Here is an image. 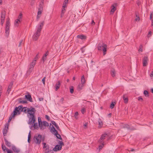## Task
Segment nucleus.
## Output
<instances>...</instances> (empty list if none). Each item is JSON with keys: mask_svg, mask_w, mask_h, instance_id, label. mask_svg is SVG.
Masks as SVG:
<instances>
[{"mask_svg": "<svg viewBox=\"0 0 153 153\" xmlns=\"http://www.w3.org/2000/svg\"><path fill=\"white\" fill-rule=\"evenodd\" d=\"M33 126H33L34 128V129H38V125L37 124V123H35V122L34 123H33Z\"/></svg>", "mask_w": 153, "mask_h": 153, "instance_id": "79ce46f5", "label": "nucleus"}, {"mask_svg": "<svg viewBox=\"0 0 153 153\" xmlns=\"http://www.w3.org/2000/svg\"><path fill=\"white\" fill-rule=\"evenodd\" d=\"M152 33L151 31H149L148 33V37H149L150 36H151Z\"/></svg>", "mask_w": 153, "mask_h": 153, "instance_id": "864d4df0", "label": "nucleus"}, {"mask_svg": "<svg viewBox=\"0 0 153 153\" xmlns=\"http://www.w3.org/2000/svg\"><path fill=\"white\" fill-rule=\"evenodd\" d=\"M21 20H19V19H17L15 21V24L16 26H18L19 22H21Z\"/></svg>", "mask_w": 153, "mask_h": 153, "instance_id": "f704fd0d", "label": "nucleus"}, {"mask_svg": "<svg viewBox=\"0 0 153 153\" xmlns=\"http://www.w3.org/2000/svg\"><path fill=\"white\" fill-rule=\"evenodd\" d=\"M35 109L34 107L32 106L30 108H28L27 107H23L22 105H19L18 107H16L14 109H16V111L17 112V114L19 115L21 112H24L25 113L27 114H29L31 112Z\"/></svg>", "mask_w": 153, "mask_h": 153, "instance_id": "f257e3e1", "label": "nucleus"}, {"mask_svg": "<svg viewBox=\"0 0 153 153\" xmlns=\"http://www.w3.org/2000/svg\"><path fill=\"white\" fill-rule=\"evenodd\" d=\"M139 51H140L141 52L143 51V45L142 44H141L139 46Z\"/></svg>", "mask_w": 153, "mask_h": 153, "instance_id": "c03bdc74", "label": "nucleus"}, {"mask_svg": "<svg viewBox=\"0 0 153 153\" xmlns=\"http://www.w3.org/2000/svg\"><path fill=\"white\" fill-rule=\"evenodd\" d=\"M30 132H31V131H30V132H29V133L28 135L27 141L29 143H30V138H31Z\"/></svg>", "mask_w": 153, "mask_h": 153, "instance_id": "4c0bfd02", "label": "nucleus"}, {"mask_svg": "<svg viewBox=\"0 0 153 153\" xmlns=\"http://www.w3.org/2000/svg\"><path fill=\"white\" fill-rule=\"evenodd\" d=\"M9 124L7 123L5 124L4 128L3 130V134L4 136H6L7 134L8 131L9 129Z\"/></svg>", "mask_w": 153, "mask_h": 153, "instance_id": "0eeeda50", "label": "nucleus"}, {"mask_svg": "<svg viewBox=\"0 0 153 153\" xmlns=\"http://www.w3.org/2000/svg\"><path fill=\"white\" fill-rule=\"evenodd\" d=\"M148 58L147 56H144L143 59V66L144 67L146 66L148 64Z\"/></svg>", "mask_w": 153, "mask_h": 153, "instance_id": "ddd939ff", "label": "nucleus"}, {"mask_svg": "<svg viewBox=\"0 0 153 153\" xmlns=\"http://www.w3.org/2000/svg\"><path fill=\"white\" fill-rule=\"evenodd\" d=\"M42 139V135L40 134H39L37 135H36L34 136L33 140L35 142L38 144H40Z\"/></svg>", "mask_w": 153, "mask_h": 153, "instance_id": "39448f33", "label": "nucleus"}, {"mask_svg": "<svg viewBox=\"0 0 153 153\" xmlns=\"http://www.w3.org/2000/svg\"><path fill=\"white\" fill-rule=\"evenodd\" d=\"M1 147L2 150L4 152H7V153H13L12 151L7 148L6 146L4 144H2Z\"/></svg>", "mask_w": 153, "mask_h": 153, "instance_id": "1a4fd4ad", "label": "nucleus"}, {"mask_svg": "<svg viewBox=\"0 0 153 153\" xmlns=\"http://www.w3.org/2000/svg\"><path fill=\"white\" fill-rule=\"evenodd\" d=\"M64 98L63 97H62V98L60 100V102H62V103H63V101H64Z\"/></svg>", "mask_w": 153, "mask_h": 153, "instance_id": "e2e57ef3", "label": "nucleus"}, {"mask_svg": "<svg viewBox=\"0 0 153 153\" xmlns=\"http://www.w3.org/2000/svg\"><path fill=\"white\" fill-rule=\"evenodd\" d=\"M51 131L54 133L57 131L56 129H55L54 127L53 126H52L51 127Z\"/></svg>", "mask_w": 153, "mask_h": 153, "instance_id": "ea45409f", "label": "nucleus"}, {"mask_svg": "<svg viewBox=\"0 0 153 153\" xmlns=\"http://www.w3.org/2000/svg\"><path fill=\"white\" fill-rule=\"evenodd\" d=\"M6 11L4 10H2L1 12V20H4L5 18Z\"/></svg>", "mask_w": 153, "mask_h": 153, "instance_id": "dca6fc26", "label": "nucleus"}, {"mask_svg": "<svg viewBox=\"0 0 153 153\" xmlns=\"http://www.w3.org/2000/svg\"><path fill=\"white\" fill-rule=\"evenodd\" d=\"M39 57V53H38L36 54V56L34 58V60H36V59L38 58Z\"/></svg>", "mask_w": 153, "mask_h": 153, "instance_id": "680f3d73", "label": "nucleus"}, {"mask_svg": "<svg viewBox=\"0 0 153 153\" xmlns=\"http://www.w3.org/2000/svg\"><path fill=\"white\" fill-rule=\"evenodd\" d=\"M40 32H37L36 31V32L35 33L33 36V39L34 41H36L38 40L39 36L40 35Z\"/></svg>", "mask_w": 153, "mask_h": 153, "instance_id": "9b49d317", "label": "nucleus"}, {"mask_svg": "<svg viewBox=\"0 0 153 153\" xmlns=\"http://www.w3.org/2000/svg\"><path fill=\"white\" fill-rule=\"evenodd\" d=\"M4 21V20H1V24L2 26L3 25Z\"/></svg>", "mask_w": 153, "mask_h": 153, "instance_id": "0e129e2a", "label": "nucleus"}, {"mask_svg": "<svg viewBox=\"0 0 153 153\" xmlns=\"http://www.w3.org/2000/svg\"><path fill=\"white\" fill-rule=\"evenodd\" d=\"M4 140L6 145L8 147H11V143L9 142L5 137H4Z\"/></svg>", "mask_w": 153, "mask_h": 153, "instance_id": "4be33fe9", "label": "nucleus"}, {"mask_svg": "<svg viewBox=\"0 0 153 153\" xmlns=\"http://www.w3.org/2000/svg\"><path fill=\"white\" fill-rule=\"evenodd\" d=\"M25 98L27 100L31 102H33V99L32 98L31 95L30 94L26 95L25 96Z\"/></svg>", "mask_w": 153, "mask_h": 153, "instance_id": "a211bd4d", "label": "nucleus"}, {"mask_svg": "<svg viewBox=\"0 0 153 153\" xmlns=\"http://www.w3.org/2000/svg\"><path fill=\"white\" fill-rule=\"evenodd\" d=\"M16 109H14L13 112L12 113L10 116L8 120V122H10L11 120L15 116V115H16L17 114V112L16 111Z\"/></svg>", "mask_w": 153, "mask_h": 153, "instance_id": "f8f14e48", "label": "nucleus"}, {"mask_svg": "<svg viewBox=\"0 0 153 153\" xmlns=\"http://www.w3.org/2000/svg\"><path fill=\"white\" fill-rule=\"evenodd\" d=\"M44 0H42L41 2L40 3L39 5L38 10H40H40H43L44 5Z\"/></svg>", "mask_w": 153, "mask_h": 153, "instance_id": "393cba45", "label": "nucleus"}, {"mask_svg": "<svg viewBox=\"0 0 153 153\" xmlns=\"http://www.w3.org/2000/svg\"><path fill=\"white\" fill-rule=\"evenodd\" d=\"M85 81H85V79H81V83L82 84H84L85 83Z\"/></svg>", "mask_w": 153, "mask_h": 153, "instance_id": "3c124183", "label": "nucleus"}, {"mask_svg": "<svg viewBox=\"0 0 153 153\" xmlns=\"http://www.w3.org/2000/svg\"><path fill=\"white\" fill-rule=\"evenodd\" d=\"M36 112V110L35 109L33 112H31L29 114H27V116L29 118V124L33 125L36 121V118L35 116Z\"/></svg>", "mask_w": 153, "mask_h": 153, "instance_id": "f03ea898", "label": "nucleus"}, {"mask_svg": "<svg viewBox=\"0 0 153 153\" xmlns=\"http://www.w3.org/2000/svg\"><path fill=\"white\" fill-rule=\"evenodd\" d=\"M135 15L136 16L135 20L136 21H139L140 20V18L139 16V15H138V13L137 12H135Z\"/></svg>", "mask_w": 153, "mask_h": 153, "instance_id": "72a5a7b5", "label": "nucleus"}, {"mask_svg": "<svg viewBox=\"0 0 153 153\" xmlns=\"http://www.w3.org/2000/svg\"><path fill=\"white\" fill-rule=\"evenodd\" d=\"M22 16V13H20L18 16V19H19V20H21Z\"/></svg>", "mask_w": 153, "mask_h": 153, "instance_id": "a18cd8bd", "label": "nucleus"}, {"mask_svg": "<svg viewBox=\"0 0 153 153\" xmlns=\"http://www.w3.org/2000/svg\"><path fill=\"white\" fill-rule=\"evenodd\" d=\"M12 149L13 151L15 153H19L20 151L19 149H18L14 145L12 146Z\"/></svg>", "mask_w": 153, "mask_h": 153, "instance_id": "6ab92c4d", "label": "nucleus"}, {"mask_svg": "<svg viewBox=\"0 0 153 153\" xmlns=\"http://www.w3.org/2000/svg\"><path fill=\"white\" fill-rule=\"evenodd\" d=\"M117 6V4L116 3L113 4L111 6V8L110 11V14H113L115 11L116 10V7Z\"/></svg>", "mask_w": 153, "mask_h": 153, "instance_id": "6e6552de", "label": "nucleus"}, {"mask_svg": "<svg viewBox=\"0 0 153 153\" xmlns=\"http://www.w3.org/2000/svg\"><path fill=\"white\" fill-rule=\"evenodd\" d=\"M46 77H45L43 78V79L42 80V82H43V84L45 85V81Z\"/></svg>", "mask_w": 153, "mask_h": 153, "instance_id": "5fc2aeb1", "label": "nucleus"}, {"mask_svg": "<svg viewBox=\"0 0 153 153\" xmlns=\"http://www.w3.org/2000/svg\"><path fill=\"white\" fill-rule=\"evenodd\" d=\"M36 60L35 59L33 61L30 65V67L27 71V72L29 73H30L32 71L33 68L36 64Z\"/></svg>", "mask_w": 153, "mask_h": 153, "instance_id": "423d86ee", "label": "nucleus"}, {"mask_svg": "<svg viewBox=\"0 0 153 153\" xmlns=\"http://www.w3.org/2000/svg\"><path fill=\"white\" fill-rule=\"evenodd\" d=\"M77 38L81 39L82 40L86 39L87 37L83 35H79L77 36Z\"/></svg>", "mask_w": 153, "mask_h": 153, "instance_id": "5701e85b", "label": "nucleus"}, {"mask_svg": "<svg viewBox=\"0 0 153 153\" xmlns=\"http://www.w3.org/2000/svg\"><path fill=\"white\" fill-rule=\"evenodd\" d=\"M144 94L146 97H149V92L147 90H145L144 91Z\"/></svg>", "mask_w": 153, "mask_h": 153, "instance_id": "e433bc0d", "label": "nucleus"}, {"mask_svg": "<svg viewBox=\"0 0 153 153\" xmlns=\"http://www.w3.org/2000/svg\"><path fill=\"white\" fill-rule=\"evenodd\" d=\"M43 145V148L45 149V153H53V152L52 148H50L48 145H46V143H42Z\"/></svg>", "mask_w": 153, "mask_h": 153, "instance_id": "20e7f679", "label": "nucleus"}, {"mask_svg": "<svg viewBox=\"0 0 153 153\" xmlns=\"http://www.w3.org/2000/svg\"><path fill=\"white\" fill-rule=\"evenodd\" d=\"M61 83L59 81H58L55 85V90L57 91L60 88Z\"/></svg>", "mask_w": 153, "mask_h": 153, "instance_id": "a878e982", "label": "nucleus"}, {"mask_svg": "<svg viewBox=\"0 0 153 153\" xmlns=\"http://www.w3.org/2000/svg\"><path fill=\"white\" fill-rule=\"evenodd\" d=\"M101 140H102L103 141L106 138L107 139V140L109 139L110 138L108 137V135L106 134H102L100 138Z\"/></svg>", "mask_w": 153, "mask_h": 153, "instance_id": "2eb2a0df", "label": "nucleus"}, {"mask_svg": "<svg viewBox=\"0 0 153 153\" xmlns=\"http://www.w3.org/2000/svg\"><path fill=\"white\" fill-rule=\"evenodd\" d=\"M49 54V52L48 51L45 53V54L43 56L42 58V60H43V62H44L45 61V60L47 58V56Z\"/></svg>", "mask_w": 153, "mask_h": 153, "instance_id": "b1692460", "label": "nucleus"}, {"mask_svg": "<svg viewBox=\"0 0 153 153\" xmlns=\"http://www.w3.org/2000/svg\"><path fill=\"white\" fill-rule=\"evenodd\" d=\"M13 82H10L9 85L8 86V89L7 91V93L8 94H9L11 90V88L13 85Z\"/></svg>", "mask_w": 153, "mask_h": 153, "instance_id": "412c9836", "label": "nucleus"}, {"mask_svg": "<svg viewBox=\"0 0 153 153\" xmlns=\"http://www.w3.org/2000/svg\"><path fill=\"white\" fill-rule=\"evenodd\" d=\"M138 100L140 101H142L143 100V99L142 98H141L140 97H139Z\"/></svg>", "mask_w": 153, "mask_h": 153, "instance_id": "69168bd1", "label": "nucleus"}, {"mask_svg": "<svg viewBox=\"0 0 153 153\" xmlns=\"http://www.w3.org/2000/svg\"><path fill=\"white\" fill-rule=\"evenodd\" d=\"M124 128H126L128 129H130V128L129 127V126L128 125H125V126L123 127Z\"/></svg>", "mask_w": 153, "mask_h": 153, "instance_id": "13d9d810", "label": "nucleus"}, {"mask_svg": "<svg viewBox=\"0 0 153 153\" xmlns=\"http://www.w3.org/2000/svg\"><path fill=\"white\" fill-rule=\"evenodd\" d=\"M81 111L82 114H84L85 112L86 111V109L85 108H82L81 109Z\"/></svg>", "mask_w": 153, "mask_h": 153, "instance_id": "de8ad7c7", "label": "nucleus"}, {"mask_svg": "<svg viewBox=\"0 0 153 153\" xmlns=\"http://www.w3.org/2000/svg\"><path fill=\"white\" fill-rule=\"evenodd\" d=\"M98 123L99 125L98 127L101 128L102 126L103 123L102 120L100 118L98 119Z\"/></svg>", "mask_w": 153, "mask_h": 153, "instance_id": "cd10ccee", "label": "nucleus"}, {"mask_svg": "<svg viewBox=\"0 0 153 153\" xmlns=\"http://www.w3.org/2000/svg\"><path fill=\"white\" fill-rule=\"evenodd\" d=\"M45 137H42V139H41V141H44V140H45Z\"/></svg>", "mask_w": 153, "mask_h": 153, "instance_id": "774afa93", "label": "nucleus"}, {"mask_svg": "<svg viewBox=\"0 0 153 153\" xmlns=\"http://www.w3.org/2000/svg\"><path fill=\"white\" fill-rule=\"evenodd\" d=\"M42 122L39 123V127H40L41 129H42L43 127V124Z\"/></svg>", "mask_w": 153, "mask_h": 153, "instance_id": "49530a36", "label": "nucleus"}, {"mask_svg": "<svg viewBox=\"0 0 153 153\" xmlns=\"http://www.w3.org/2000/svg\"><path fill=\"white\" fill-rule=\"evenodd\" d=\"M97 48L98 51H103V56L106 54L107 48V45L102 42L99 43L98 44Z\"/></svg>", "mask_w": 153, "mask_h": 153, "instance_id": "7ed1b4c3", "label": "nucleus"}, {"mask_svg": "<svg viewBox=\"0 0 153 153\" xmlns=\"http://www.w3.org/2000/svg\"><path fill=\"white\" fill-rule=\"evenodd\" d=\"M19 101L20 103L23 104H27V102L26 100H22L21 98L19 99Z\"/></svg>", "mask_w": 153, "mask_h": 153, "instance_id": "2f4dec72", "label": "nucleus"}, {"mask_svg": "<svg viewBox=\"0 0 153 153\" xmlns=\"http://www.w3.org/2000/svg\"><path fill=\"white\" fill-rule=\"evenodd\" d=\"M115 104L116 103L115 102H112L110 105V108L111 109H113L114 108Z\"/></svg>", "mask_w": 153, "mask_h": 153, "instance_id": "58836bf2", "label": "nucleus"}, {"mask_svg": "<svg viewBox=\"0 0 153 153\" xmlns=\"http://www.w3.org/2000/svg\"><path fill=\"white\" fill-rule=\"evenodd\" d=\"M59 146H60L61 147H62V146H64V144L63 142L62 141H59Z\"/></svg>", "mask_w": 153, "mask_h": 153, "instance_id": "09e8293b", "label": "nucleus"}, {"mask_svg": "<svg viewBox=\"0 0 153 153\" xmlns=\"http://www.w3.org/2000/svg\"><path fill=\"white\" fill-rule=\"evenodd\" d=\"M70 92L71 94H72L73 93L74 91V89L73 88V86L71 87V88H70Z\"/></svg>", "mask_w": 153, "mask_h": 153, "instance_id": "37998d69", "label": "nucleus"}, {"mask_svg": "<svg viewBox=\"0 0 153 153\" xmlns=\"http://www.w3.org/2000/svg\"><path fill=\"white\" fill-rule=\"evenodd\" d=\"M38 123L42 122V121H41V118H40V117H38Z\"/></svg>", "mask_w": 153, "mask_h": 153, "instance_id": "052dcab7", "label": "nucleus"}, {"mask_svg": "<svg viewBox=\"0 0 153 153\" xmlns=\"http://www.w3.org/2000/svg\"><path fill=\"white\" fill-rule=\"evenodd\" d=\"M40 17V16H39V15H37V16H36V20L37 21H38Z\"/></svg>", "mask_w": 153, "mask_h": 153, "instance_id": "338daca9", "label": "nucleus"}, {"mask_svg": "<svg viewBox=\"0 0 153 153\" xmlns=\"http://www.w3.org/2000/svg\"><path fill=\"white\" fill-rule=\"evenodd\" d=\"M62 148V147H61L60 146H59V145H56L55 147L53 149V150L54 151H59L61 150Z\"/></svg>", "mask_w": 153, "mask_h": 153, "instance_id": "aec40b11", "label": "nucleus"}, {"mask_svg": "<svg viewBox=\"0 0 153 153\" xmlns=\"http://www.w3.org/2000/svg\"><path fill=\"white\" fill-rule=\"evenodd\" d=\"M54 135H55L57 138L61 140H62V138L61 137V135L58 133V131H57L55 133H54Z\"/></svg>", "mask_w": 153, "mask_h": 153, "instance_id": "c85d7f7f", "label": "nucleus"}, {"mask_svg": "<svg viewBox=\"0 0 153 153\" xmlns=\"http://www.w3.org/2000/svg\"><path fill=\"white\" fill-rule=\"evenodd\" d=\"M98 143L100 144V145L99 146V149L100 151L101 150L102 148L104 147L105 145L104 141L102 140H101L100 138L98 140Z\"/></svg>", "mask_w": 153, "mask_h": 153, "instance_id": "9d476101", "label": "nucleus"}, {"mask_svg": "<svg viewBox=\"0 0 153 153\" xmlns=\"http://www.w3.org/2000/svg\"><path fill=\"white\" fill-rule=\"evenodd\" d=\"M42 10H41L40 9V10H38V12L37 15H40L42 13Z\"/></svg>", "mask_w": 153, "mask_h": 153, "instance_id": "603ef678", "label": "nucleus"}, {"mask_svg": "<svg viewBox=\"0 0 153 153\" xmlns=\"http://www.w3.org/2000/svg\"><path fill=\"white\" fill-rule=\"evenodd\" d=\"M7 23H9V24L10 25V19L9 18H7V19L6 24H7Z\"/></svg>", "mask_w": 153, "mask_h": 153, "instance_id": "6e6d98bb", "label": "nucleus"}, {"mask_svg": "<svg viewBox=\"0 0 153 153\" xmlns=\"http://www.w3.org/2000/svg\"><path fill=\"white\" fill-rule=\"evenodd\" d=\"M111 74L113 77H114L115 76V71L114 69H112L111 70Z\"/></svg>", "mask_w": 153, "mask_h": 153, "instance_id": "473e14b6", "label": "nucleus"}, {"mask_svg": "<svg viewBox=\"0 0 153 153\" xmlns=\"http://www.w3.org/2000/svg\"><path fill=\"white\" fill-rule=\"evenodd\" d=\"M84 86V84L81 83L79 84L78 86V90L80 91L82 90Z\"/></svg>", "mask_w": 153, "mask_h": 153, "instance_id": "7c9ffc66", "label": "nucleus"}, {"mask_svg": "<svg viewBox=\"0 0 153 153\" xmlns=\"http://www.w3.org/2000/svg\"><path fill=\"white\" fill-rule=\"evenodd\" d=\"M51 123L52 124L54 125L55 127H56V129L58 131H60V129L59 127V126H58V125L56 124V123H55V122L54 121H51Z\"/></svg>", "mask_w": 153, "mask_h": 153, "instance_id": "bb28decb", "label": "nucleus"}, {"mask_svg": "<svg viewBox=\"0 0 153 153\" xmlns=\"http://www.w3.org/2000/svg\"><path fill=\"white\" fill-rule=\"evenodd\" d=\"M65 9L64 8H62V10L61 14V17H62L64 14V13L65 12Z\"/></svg>", "mask_w": 153, "mask_h": 153, "instance_id": "c9c22d12", "label": "nucleus"}, {"mask_svg": "<svg viewBox=\"0 0 153 153\" xmlns=\"http://www.w3.org/2000/svg\"><path fill=\"white\" fill-rule=\"evenodd\" d=\"M10 25L9 24V23L6 24L5 32L6 34L7 35H9L10 32Z\"/></svg>", "mask_w": 153, "mask_h": 153, "instance_id": "4468645a", "label": "nucleus"}, {"mask_svg": "<svg viewBox=\"0 0 153 153\" xmlns=\"http://www.w3.org/2000/svg\"><path fill=\"white\" fill-rule=\"evenodd\" d=\"M45 118L48 120V121L50 120V117L48 115H46L45 116Z\"/></svg>", "mask_w": 153, "mask_h": 153, "instance_id": "4d7b16f0", "label": "nucleus"}, {"mask_svg": "<svg viewBox=\"0 0 153 153\" xmlns=\"http://www.w3.org/2000/svg\"><path fill=\"white\" fill-rule=\"evenodd\" d=\"M44 23V21H43L40 23L39 26L38 27L37 29V32H41Z\"/></svg>", "mask_w": 153, "mask_h": 153, "instance_id": "f3484780", "label": "nucleus"}, {"mask_svg": "<svg viewBox=\"0 0 153 153\" xmlns=\"http://www.w3.org/2000/svg\"><path fill=\"white\" fill-rule=\"evenodd\" d=\"M123 98L124 101V102L125 103H126L128 102V99L126 94H124L123 95Z\"/></svg>", "mask_w": 153, "mask_h": 153, "instance_id": "c756f323", "label": "nucleus"}, {"mask_svg": "<svg viewBox=\"0 0 153 153\" xmlns=\"http://www.w3.org/2000/svg\"><path fill=\"white\" fill-rule=\"evenodd\" d=\"M43 125L44 126H49L48 123L46 121H43Z\"/></svg>", "mask_w": 153, "mask_h": 153, "instance_id": "a19ab883", "label": "nucleus"}, {"mask_svg": "<svg viewBox=\"0 0 153 153\" xmlns=\"http://www.w3.org/2000/svg\"><path fill=\"white\" fill-rule=\"evenodd\" d=\"M23 41V39L21 40L20 42L19 43V45H18V46L19 47H20L21 46L22 44Z\"/></svg>", "mask_w": 153, "mask_h": 153, "instance_id": "bf43d9fd", "label": "nucleus"}, {"mask_svg": "<svg viewBox=\"0 0 153 153\" xmlns=\"http://www.w3.org/2000/svg\"><path fill=\"white\" fill-rule=\"evenodd\" d=\"M79 114L78 112L77 111L74 114V116L75 117V118L76 119H77V116Z\"/></svg>", "mask_w": 153, "mask_h": 153, "instance_id": "8fccbe9b", "label": "nucleus"}]
</instances>
